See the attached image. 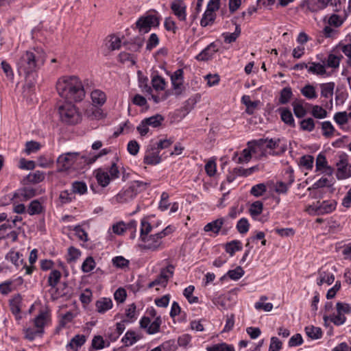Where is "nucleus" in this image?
Here are the masks:
<instances>
[{"label": "nucleus", "instance_id": "1", "mask_svg": "<svg viewBox=\"0 0 351 351\" xmlns=\"http://www.w3.org/2000/svg\"><path fill=\"white\" fill-rule=\"evenodd\" d=\"M56 89L66 103L80 102L85 97L84 86L80 78L75 75L60 78L56 83Z\"/></svg>", "mask_w": 351, "mask_h": 351}, {"label": "nucleus", "instance_id": "2", "mask_svg": "<svg viewBox=\"0 0 351 351\" xmlns=\"http://www.w3.org/2000/svg\"><path fill=\"white\" fill-rule=\"evenodd\" d=\"M45 53L42 50H35V52L26 51L17 61L19 75H23L27 78L45 64Z\"/></svg>", "mask_w": 351, "mask_h": 351}, {"label": "nucleus", "instance_id": "3", "mask_svg": "<svg viewBox=\"0 0 351 351\" xmlns=\"http://www.w3.org/2000/svg\"><path fill=\"white\" fill-rule=\"evenodd\" d=\"M160 23V15L156 10H151L140 16L135 23L133 29H138L142 34L149 32L152 27H158Z\"/></svg>", "mask_w": 351, "mask_h": 351}, {"label": "nucleus", "instance_id": "4", "mask_svg": "<svg viewBox=\"0 0 351 351\" xmlns=\"http://www.w3.org/2000/svg\"><path fill=\"white\" fill-rule=\"evenodd\" d=\"M82 158H85V156H81L78 152H67L61 154L56 161L58 171H67L73 166L74 169L83 168L86 165L83 164Z\"/></svg>", "mask_w": 351, "mask_h": 351}, {"label": "nucleus", "instance_id": "5", "mask_svg": "<svg viewBox=\"0 0 351 351\" xmlns=\"http://www.w3.org/2000/svg\"><path fill=\"white\" fill-rule=\"evenodd\" d=\"M58 112L62 122L68 125H75L82 120V114L75 106L65 103L58 107Z\"/></svg>", "mask_w": 351, "mask_h": 351}, {"label": "nucleus", "instance_id": "6", "mask_svg": "<svg viewBox=\"0 0 351 351\" xmlns=\"http://www.w3.org/2000/svg\"><path fill=\"white\" fill-rule=\"evenodd\" d=\"M337 204V202L334 199L317 201L316 203L309 205L306 211L312 216L326 215L335 210Z\"/></svg>", "mask_w": 351, "mask_h": 351}, {"label": "nucleus", "instance_id": "7", "mask_svg": "<svg viewBox=\"0 0 351 351\" xmlns=\"http://www.w3.org/2000/svg\"><path fill=\"white\" fill-rule=\"evenodd\" d=\"M336 177L338 180H346L351 177V165L348 162V156L342 152L336 162Z\"/></svg>", "mask_w": 351, "mask_h": 351}, {"label": "nucleus", "instance_id": "8", "mask_svg": "<svg viewBox=\"0 0 351 351\" xmlns=\"http://www.w3.org/2000/svg\"><path fill=\"white\" fill-rule=\"evenodd\" d=\"M173 272L174 266L171 264L168 265L165 268L161 269L160 274L154 280L149 283L147 287L151 289L156 285H161L165 287L168 283L169 279L173 276Z\"/></svg>", "mask_w": 351, "mask_h": 351}, {"label": "nucleus", "instance_id": "9", "mask_svg": "<svg viewBox=\"0 0 351 351\" xmlns=\"http://www.w3.org/2000/svg\"><path fill=\"white\" fill-rule=\"evenodd\" d=\"M225 218H218L210 223H208L204 227V230L205 232H212L215 234H218L221 230V234L226 235L228 232V227L226 226H223L225 223Z\"/></svg>", "mask_w": 351, "mask_h": 351}, {"label": "nucleus", "instance_id": "10", "mask_svg": "<svg viewBox=\"0 0 351 351\" xmlns=\"http://www.w3.org/2000/svg\"><path fill=\"white\" fill-rule=\"evenodd\" d=\"M142 241L145 243L141 245V248L143 250L157 251L163 247L162 241L158 237L157 234H150L147 237H145V239L143 238Z\"/></svg>", "mask_w": 351, "mask_h": 351}, {"label": "nucleus", "instance_id": "11", "mask_svg": "<svg viewBox=\"0 0 351 351\" xmlns=\"http://www.w3.org/2000/svg\"><path fill=\"white\" fill-rule=\"evenodd\" d=\"M219 51L217 45L213 42L204 49L199 54L195 56L198 61H208L213 58V55Z\"/></svg>", "mask_w": 351, "mask_h": 351}, {"label": "nucleus", "instance_id": "12", "mask_svg": "<svg viewBox=\"0 0 351 351\" xmlns=\"http://www.w3.org/2000/svg\"><path fill=\"white\" fill-rule=\"evenodd\" d=\"M171 9L177 18L184 21L186 19V6L182 0H176L171 4Z\"/></svg>", "mask_w": 351, "mask_h": 351}, {"label": "nucleus", "instance_id": "13", "mask_svg": "<svg viewBox=\"0 0 351 351\" xmlns=\"http://www.w3.org/2000/svg\"><path fill=\"white\" fill-rule=\"evenodd\" d=\"M36 195V190L32 187L25 186L16 191L12 199H17L21 202H25Z\"/></svg>", "mask_w": 351, "mask_h": 351}, {"label": "nucleus", "instance_id": "14", "mask_svg": "<svg viewBox=\"0 0 351 351\" xmlns=\"http://www.w3.org/2000/svg\"><path fill=\"white\" fill-rule=\"evenodd\" d=\"M161 158L159 156V151L156 150L155 147H152L147 150L143 158V162L149 165H156L160 163Z\"/></svg>", "mask_w": 351, "mask_h": 351}, {"label": "nucleus", "instance_id": "15", "mask_svg": "<svg viewBox=\"0 0 351 351\" xmlns=\"http://www.w3.org/2000/svg\"><path fill=\"white\" fill-rule=\"evenodd\" d=\"M133 190L134 189H132L130 186L125 189H122L115 196L116 201L119 203L123 204L132 200L136 197Z\"/></svg>", "mask_w": 351, "mask_h": 351}, {"label": "nucleus", "instance_id": "16", "mask_svg": "<svg viewBox=\"0 0 351 351\" xmlns=\"http://www.w3.org/2000/svg\"><path fill=\"white\" fill-rule=\"evenodd\" d=\"M308 68V72L311 74L317 75H324L330 76L331 75L330 72H327L325 68V65L322 64L319 62H311L309 63Z\"/></svg>", "mask_w": 351, "mask_h": 351}, {"label": "nucleus", "instance_id": "17", "mask_svg": "<svg viewBox=\"0 0 351 351\" xmlns=\"http://www.w3.org/2000/svg\"><path fill=\"white\" fill-rule=\"evenodd\" d=\"M154 215H149L147 217H145L141 219V232H140V238L141 241L143 239H145V237H147L149 235V233L152 231L154 226L151 225V223L149 222V219L151 217H154Z\"/></svg>", "mask_w": 351, "mask_h": 351}, {"label": "nucleus", "instance_id": "18", "mask_svg": "<svg viewBox=\"0 0 351 351\" xmlns=\"http://www.w3.org/2000/svg\"><path fill=\"white\" fill-rule=\"evenodd\" d=\"M95 178L101 186L106 187L110 184L111 179L108 171L99 168L95 171Z\"/></svg>", "mask_w": 351, "mask_h": 351}, {"label": "nucleus", "instance_id": "19", "mask_svg": "<svg viewBox=\"0 0 351 351\" xmlns=\"http://www.w3.org/2000/svg\"><path fill=\"white\" fill-rule=\"evenodd\" d=\"M112 301L109 298H102L95 303L97 311L99 313H104L112 308Z\"/></svg>", "mask_w": 351, "mask_h": 351}, {"label": "nucleus", "instance_id": "20", "mask_svg": "<svg viewBox=\"0 0 351 351\" xmlns=\"http://www.w3.org/2000/svg\"><path fill=\"white\" fill-rule=\"evenodd\" d=\"M278 110L280 113L281 120L285 123L292 128L295 126L293 114L289 109L286 108H280Z\"/></svg>", "mask_w": 351, "mask_h": 351}, {"label": "nucleus", "instance_id": "21", "mask_svg": "<svg viewBox=\"0 0 351 351\" xmlns=\"http://www.w3.org/2000/svg\"><path fill=\"white\" fill-rule=\"evenodd\" d=\"M152 84L156 90H163L165 88L166 82L157 71H154L152 73Z\"/></svg>", "mask_w": 351, "mask_h": 351}, {"label": "nucleus", "instance_id": "22", "mask_svg": "<svg viewBox=\"0 0 351 351\" xmlns=\"http://www.w3.org/2000/svg\"><path fill=\"white\" fill-rule=\"evenodd\" d=\"M241 103L244 104L246 107L245 112L252 115L254 112V109L257 108L260 101H251L250 97L249 95H243L241 97Z\"/></svg>", "mask_w": 351, "mask_h": 351}, {"label": "nucleus", "instance_id": "23", "mask_svg": "<svg viewBox=\"0 0 351 351\" xmlns=\"http://www.w3.org/2000/svg\"><path fill=\"white\" fill-rule=\"evenodd\" d=\"M49 317V313L47 311H40L38 315L34 319V326L38 330H44V326Z\"/></svg>", "mask_w": 351, "mask_h": 351}, {"label": "nucleus", "instance_id": "24", "mask_svg": "<svg viewBox=\"0 0 351 351\" xmlns=\"http://www.w3.org/2000/svg\"><path fill=\"white\" fill-rule=\"evenodd\" d=\"M216 16L217 15L215 12H213V10L206 9L200 21L201 26L206 27L213 25L215 21Z\"/></svg>", "mask_w": 351, "mask_h": 351}, {"label": "nucleus", "instance_id": "25", "mask_svg": "<svg viewBox=\"0 0 351 351\" xmlns=\"http://www.w3.org/2000/svg\"><path fill=\"white\" fill-rule=\"evenodd\" d=\"M144 43V39L139 37H136L130 42H123V45L125 48L131 51L136 52L139 51Z\"/></svg>", "mask_w": 351, "mask_h": 351}, {"label": "nucleus", "instance_id": "26", "mask_svg": "<svg viewBox=\"0 0 351 351\" xmlns=\"http://www.w3.org/2000/svg\"><path fill=\"white\" fill-rule=\"evenodd\" d=\"M242 249V243L239 240H232L225 244V250L231 256H232L236 252L241 251Z\"/></svg>", "mask_w": 351, "mask_h": 351}, {"label": "nucleus", "instance_id": "27", "mask_svg": "<svg viewBox=\"0 0 351 351\" xmlns=\"http://www.w3.org/2000/svg\"><path fill=\"white\" fill-rule=\"evenodd\" d=\"M22 302V296L21 294H16L10 300V307L12 313L16 315L21 313V304Z\"/></svg>", "mask_w": 351, "mask_h": 351}, {"label": "nucleus", "instance_id": "28", "mask_svg": "<svg viewBox=\"0 0 351 351\" xmlns=\"http://www.w3.org/2000/svg\"><path fill=\"white\" fill-rule=\"evenodd\" d=\"M304 330L306 335L311 339H319L322 337L323 332L319 327L308 326L305 327Z\"/></svg>", "mask_w": 351, "mask_h": 351}, {"label": "nucleus", "instance_id": "29", "mask_svg": "<svg viewBox=\"0 0 351 351\" xmlns=\"http://www.w3.org/2000/svg\"><path fill=\"white\" fill-rule=\"evenodd\" d=\"M91 99L94 104L102 106L106 101V95L104 92L100 90H94L91 93Z\"/></svg>", "mask_w": 351, "mask_h": 351}, {"label": "nucleus", "instance_id": "30", "mask_svg": "<svg viewBox=\"0 0 351 351\" xmlns=\"http://www.w3.org/2000/svg\"><path fill=\"white\" fill-rule=\"evenodd\" d=\"M86 337L84 335H76L68 343L67 346L70 347L73 350H77L79 348L82 346L86 342Z\"/></svg>", "mask_w": 351, "mask_h": 351}, {"label": "nucleus", "instance_id": "31", "mask_svg": "<svg viewBox=\"0 0 351 351\" xmlns=\"http://www.w3.org/2000/svg\"><path fill=\"white\" fill-rule=\"evenodd\" d=\"M335 86V82H332L320 84L321 96L325 98L332 97Z\"/></svg>", "mask_w": 351, "mask_h": 351}, {"label": "nucleus", "instance_id": "32", "mask_svg": "<svg viewBox=\"0 0 351 351\" xmlns=\"http://www.w3.org/2000/svg\"><path fill=\"white\" fill-rule=\"evenodd\" d=\"M151 184L150 182H142L139 180H135L131 183L130 185L134 193V195L136 196L138 193H141L147 189Z\"/></svg>", "mask_w": 351, "mask_h": 351}, {"label": "nucleus", "instance_id": "33", "mask_svg": "<svg viewBox=\"0 0 351 351\" xmlns=\"http://www.w3.org/2000/svg\"><path fill=\"white\" fill-rule=\"evenodd\" d=\"M345 15L343 18H341L339 15L336 14H332L328 20V23L330 26H333L335 27H339L342 25L343 22L346 20L348 14L346 11H344Z\"/></svg>", "mask_w": 351, "mask_h": 351}, {"label": "nucleus", "instance_id": "34", "mask_svg": "<svg viewBox=\"0 0 351 351\" xmlns=\"http://www.w3.org/2000/svg\"><path fill=\"white\" fill-rule=\"evenodd\" d=\"M165 118L162 115L160 114H156L154 116H152L148 118L145 119V122L149 126L152 128H158L162 125V123L164 121Z\"/></svg>", "mask_w": 351, "mask_h": 351}, {"label": "nucleus", "instance_id": "35", "mask_svg": "<svg viewBox=\"0 0 351 351\" xmlns=\"http://www.w3.org/2000/svg\"><path fill=\"white\" fill-rule=\"evenodd\" d=\"M111 152L110 148H104L102 149L97 154L92 156L87 157L85 156V158H82L84 165H89L94 163L99 158L107 155Z\"/></svg>", "mask_w": 351, "mask_h": 351}, {"label": "nucleus", "instance_id": "36", "mask_svg": "<svg viewBox=\"0 0 351 351\" xmlns=\"http://www.w3.org/2000/svg\"><path fill=\"white\" fill-rule=\"evenodd\" d=\"M106 347L105 341L101 335H95L92 339L90 347L88 351L99 350Z\"/></svg>", "mask_w": 351, "mask_h": 351}, {"label": "nucleus", "instance_id": "37", "mask_svg": "<svg viewBox=\"0 0 351 351\" xmlns=\"http://www.w3.org/2000/svg\"><path fill=\"white\" fill-rule=\"evenodd\" d=\"M62 274L57 269L52 270L48 277V285L51 288H56L61 278Z\"/></svg>", "mask_w": 351, "mask_h": 351}, {"label": "nucleus", "instance_id": "38", "mask_svg": "<svg viewBox=\"0 0 351 351\" xmlns=\"http://www.w3.org/2000/svg\"><path fill=\"white\" fill-rule=\"evenodd\" d=\"M43 207L37 199L32 201L27 208V213L29 215H39L43 212Z\"/></svg>", "mask_w": 351, "mask_h": 351}, {"label": "nucleus", "instance_id": "39", "mask_svg": "<svg viewBox=\"0 0 351 351\" xmlns=\"http://www.w3.org/2000/svg\"><path fill=\"white\" fill-rule=\"evenodd\" d=\"M293 95L291 88L287 86L283 88L280 93L279 104H287Z\"/></svg>", "mask_w": 351, "mask_h": 351}, {"label": "nucleus", "instance_id": "40", "mask_svg": "<svg viewBox=\"0 0 351 351\" xmlns=\"http://www.w3.org/2000/svg\"><path fill=\"white\" fill-rule=\"evenodd\" d=\"M138 340L136 333L133 330H128L123 337L121 341L124 343L125 346H130Z\"/></svg>", "mask_w": 351, "mask_h": 351}, {"label": "nucleus", "instance_id": "41", "mask_svg": "<svg viewBox=\"0 0 351 351\" xmlns=\"http://www.w3.org/2000/svg\"><path fill=\"white\" fill-rule=\"evenodd\" d=\"M72 192L74 195L78 193L84 195L87 192V186L84 182L75 181L72 183Z\"/></svg>", "mask_w": 351, "mask_h": 351}, {"label": "nucleus", "instance_id": "42", "mask_svg": "<svg viewBox=\"0 0 351 351\" xmlns=\"http://www.w3.org/2000/svg\"><path fill=\"white\" fill-rule=\"evenodd\" d=\"M73 318L74 315L71 311H68L63 315L59 321L58 326L56 328L57 332L64 328L68 323L73 320Z\"/></svg>", "mask_w": 351, "mask_h": 351}, {"label": "nucleus", "instance_id": "43", "mask_svg": "<svg viewBox=\"0 0 351 351\" xmlns=\"http://www.w3.org/2000/svg\"><path fill=\"white\" fill-rule=\"evenodd\" d=\"M263 210V204L261 201H256L251 204L249 209L250 213L252 217L260 215Z\"/></svg>", "mask_w": 351, "mask_h": 351}, {"label": "nucleus", "instance_id": "44", "mask_svg": "<svg viewBox=\"0 0 351 351\" xmlns=\"http://www.w3.org/2000/svg\"><path fill=\"white\" fill-rule=\"evenodd\" d=\"M45 179V173L40 171H36L34 173H29L27 177L26 180L29 182L32 183H39L42 182Z\"/></svg>", "mask_w": 351, "mask_h": 351}, {"label": "nucleus", "instance_id": "45", "mask_svg": "<svg viewBox=\"0 0 351 351\" xmlns=\"http://www.w3.org/2000/svg\"><path fill=\"white\" fill-rule=\"evenodd\" d=\"M301 93L307 99H315L317 95L313 85L307 84L301 89Z\"/></svg>", "mask_w": 351, "mask_h": 351}, {"label": "nucleus", "instance_id": "46", "mask_svg": "<svg viewBox=\"0 0 351 351\" xmlns=\"http://www.w3.org/2000/svg\"><path fill=\"white\" fill-rule=\"evenodd\" d=\"M22 256V254H20L19 252H10L7 254L5 258L7 260L10 261L16 267H19L20 265L23 264V259H21L19 261L20 257Z\"/></svg>", "mask_w": 351, "mask_h": 351}, {"label": "nucleus", "instance_id": "47", "mask_svg": "<svg viewBox=\"0 0 351 351\" xmlns=\"http://www.w3.org/2000/svg\"><path fill=\"white\" fill-rule=\"evenodd\" d=\"M60 202L62 204H66L71 202L75 199V195L72 191L69 192L68 190L62 191L59 196Z\"/></svg>", "mask_w": 351, "mask_h": 351}, {"label": "nucleus", "instance_id": "48", "mask_svg": "<svg viewBox=\"0 0 351 351\" xmlns=\"http://www.w3.org/2000/svg\"><path fill=\"white\" fill-rule=\"evenodd\" d=\"M292 106L293 107V112L296 117L302 118L306 114L307 112L300 101H293Z\"/></svg>", "mask_w": 351, "mask_h": 351}, {"label": "nucleus", "instance_id": "49", "mask_svg": "<svg viewBox=\"0 0 351 351\" xmlns=\"http://www.w3.org/2000/svg\"><path fill=\"white\" fill-rule=\"evenodd\" d=\"M208 351H234V348L232 345H228L226 343H221L213 345L211 347L207 348Z\"/></svg>", "mask_w": 351, "mask_h": 351}, {"label": "nucleus", "instance_id": "50", "mask_svg": "<svg viewBox=\"0 0 351 351\" xmlns=\"http://www.w3.org/2000/svg\"><path fill=\"white\" fill-rule=\"evenodd\" d=\"M244 273L243 268L241 266H238L234 269L229 270L226 275L231 280H237L244 275Z\"/></svg>", "mask_w": 351, "mask_h": 351}, {"label": "nucleus", "instance_id": "51", "mask_svg": "<svg viewBox=\"0 0 351 351\" xmlns=\"http://www.w3.org/2000/svg\"><path fill=\"white\" fill-rule=\"evenodd\" d=\"M112 264L117 268L124 269L129 266L130 262L122 256H115L112 258Z\"/></svg>", "mask_w": 351, "mask_h": 351}, {"label": "nucleus", "instance_id": "52", "mask_svg": "<svg viewBox=\"0 0 351 351\" xmlns=\"http://www.w3.org/2000/svg\"><path fill=\"white\" fill-rule=\"evenodd\" d=\"M314 158L311 155H304L300 158V165L311 170L313 167Z\"/></svg>", "mask_w": 351, "mask_h": 351}, {"label": "nucleus", "instance_id": "53", "mask_svg": "<svg viewBox=\"0 0 351 351\" xmlns=\"http://www.w3.org/2000/svg\"><path fill=\"white\" fill-rule=\"evenodd\" d=\"M95 267V262L92 256H88L82 265V270L84 273L91 271Z\"/></svg>", "mask_w": 351, "mask_h": 351}, {"label": "nucleus", "instance_id": "54", "mask_svg": "<svg viewBox=\"0 0 351 351\" xmlns=\"http://www.w3.org/2000/svg\"><path fill=\"white\" fill-rule=\"evenodd\" d=\"M267 191L266 185L264 183H260L253 186L250 190L251 195L254 197H260Z\"/></svg>", "mask_w": 351, "mask_h": 351}, {"label": "nucleus", "instance_id": "55", "mask_svg": "<svg viewBox=\"0 0 351 351\" xmlns=\"http://www.w3.org/2000/svg\"><path fill=\"white\" fill-rule=\"evenodd\" d=\"M341 58H343L342 56H337L334 54H329L327 59V66L334 69L338 68Z\"/></svg>", "mask_w": 351, "mask_h": 351}, {"label": "nucleus", "instance_id": "56", "mask_svg": "<svg viewBox=\"0 0 351 351\" xmlns=\"http://www.w3.org/2000/svg\"><path fill=\"white\" fill-rule=\"evenodd\" d=\"M322 129L323 130L322 134L325 137L331 136L335 131V128L329 121L322 123Z\"/></svg>", "mask_w": 351, "mask_h": 351}, {"label": "nucleus", "instance_id": "57", "mask_svg": "<svg viewBox=\"0 0 351 351\" xmlns=\"http://www.w3.org/2000/svg\"><path fill=\"white\" fill-rule=\"evenodd\" d=\"M349 115L348 114L344 112H338L334 115L335 121L340 125H344L348 122Z\"/></svg>", "mask_w": 351, "mask_h": 351}, {"label": "nucleus", "instance_id": "58", "mask_svg": "<svg viewBox=\"0 0 351 351\" xmlns=\"http://www.w3.org/2000/svg\"><path fill=\"white\" fill-rule=\"evenodd\" d=\"M250 223L246 218H241L237 224V229L240 234H245L248 232Z\"/></svg>", "mask_w": 351, "mask_h": 351}, {"label": "nucleus", "instance_id": "59", "mask_svg": "<svg viewBox=\"0 0 351 351\" xmlns=\"http://www.w3.org/2000/svg\"><path fill=\"white\" fill-rule=\"evenodd\" d=\"M312 115L316 119H324L327 117V111L322 106L315 105L313 106Z\"/></svg>", "mask_w": 351, "mask_h": 351}, {"label": "nucleus", "instance_id": "60", "mask_svg": "<svg viewBox=\"0 0 351 351\" xmlns=\"http://www.w3.org/2000/svg\"><path fill=\"white\" fill-rule=\"evenodd\" d=\"M300 123L302 130L312 132L315 129V121L312 118L303 119Z\"/></svg>", "mask_w": 351, "mask_h": 351}, {"label": "nucleus", "instance_id": "61", "mask_svg": "<svg viewBox=\"0 0 351 351\" xmlns=\"http://www.w3.org/2000/svg\"><path fill=\"white\" fill-rule=\"evenodd\" d=\"M164 27L167 31L172 32L173 34H176L178 29V27H177L176 22L170 16L165 18L164 22Z\"/></svg>", "mask_w": 351, "mask_h": 351}, {"label": "nucleus", "instance_id": "62", "mask_svg": "<svg viewBox=\"0 0 351 351\" xmlns=\"http://www.w3.org/2000/svg\"><path fill=\"white\" fill-rule=\"evenodd\" d=\"M159 44V38L156 33H152L147 40L146 49L152 51Z\"/></svg>", "mask_w": 351, "mask_h": 351}, {"label": "nucleus", "instance_id": "63", "mask_svg": "<svg viewBox=\"0 0 351 351\" xmlns=\"http://www.w3.org/2000/svg\"><path fill=\"white\" fill-rule=\"evenodd\" d=\"M40 148V145L39 143L34 141H27L25 143V152L26 154H29L31 153L36 152L38 151Z\"/></svg>", "mask_w": 351, "mask_h": 351}, {"label": "nucleus", "instance_id": "64", "mask_svg": "<svg viewBox=\"0 0 351 351\" xmlns=\"http://www.w3.org/2000/svg\"><path fill=\"white\" fill-rule=\"evenodd\" d=\"M126 297V291L125 289L121 287L117 289L114 293V300L117 303H123L125 300Z\"/></svg>", "mask_w": 351, "mask_h": 351}]
</instances>
